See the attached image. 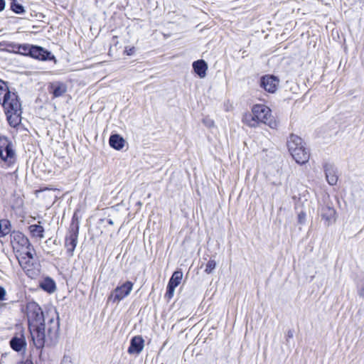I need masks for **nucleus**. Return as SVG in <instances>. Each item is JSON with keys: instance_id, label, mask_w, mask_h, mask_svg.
Returning a JSON list of instances; mask_svg holds the SVG:
<instances>
[{"instance_id": "nucleus-32", "label": "nucleus", "mask_w": 364, "mask_h": 364, "mask_svg": "<svg viewBox=\"0 0 364 364\" xmlns=\"http://www.w3.org/2000/svg\"><path fill=\"white\" fill-rule=\"evenodd\" d=\"M61 364H73L72 359L68 355H64L61 361Z\"/></svg>"}, {"instance_id": "nucleus-24", "label": "nucleus", "mask_w": 364, "mask_h": 364, "mask_svg": "<svg viewBox=\"0 0 364 364\" xmlns=\"http://www.w3.org/2000/svg\"><path fill=\"white\" fill-rule=\"evenodd\" d=\"M14 240H18V242L21 243L22 246H28L29 245L28 240L21 233H17L14 236Z\"/></svg>"}, {"instance_id": "nucleus-12", "label": "nucleus", "mask_w": 364, "mask_h": 364, "mask_svg": "<svg viewBox=\"0 0 364 364\" xmlns=\"http://www.w3.org/2000/svg\"><path fill=\"white\" fill-rule=\"evenodd\" d=\"M336 210L328 205L323 206L321 209V216L325 220V225L329 226L336 221Z\"/></svg>"}, {"instance_id": "nucleus-13", "label": "nucleus", "mask_w": 364, "mask_h": 364, "mask_svg": "<svg viewBox=\"0 0 364 364\" xmlns=\"http://www.w3.org/2000/svg\"><path fill=\"white\" fill-rule=\"evenodd\" d=\"M144 346V340L141 336H136L133 337L130 341V346L128 348L129 354H139Z\"/></svg>"}, {"instance_id": "nucleus-46", "label": "nucleus", "mask_w": 364, "mask_h": 364, "mask_svg": "<svg viewBox=\"0 0 364 364\" xmlns=\"http://www.w3.org/2000/svg\"><path fill=\"white\" fill-rule=\"evenodd\" d=\"M27 255L30 258L33 257L32 255L30 252H27Z\"/></svg>"}, {"instance_id": "nucleus-39", "label": "nucleus", "mask_w": 364, "mask_h": 364, "mask_svg": "<svg viewBox=\"0 0 364 364\" xmlns=\"http://www.w3.org/2000/svg\"><path fill=\"white\" fill-rule=\"evenodd\" d=\"M293 336H294V335H293V331H291V330H290V331H289L287 332V337H288L289 338H291L293 337Z\"/></svg>"}, {"instance_id": "nucleus-17", "label": "nucleus", "mask_w": 364, "mask_h": 364, "mask_svg": "<svg viewBox=\"0 0 364 364\" xmlns=\"http://www.w3.org/2000/svg\"><path fill=\"white\" fill-rule=\"evenodd\" d=\"M7 115V120L9 123V124L13 127H16L18 126L21 121V110H18V112H6Z\"/></svg>"}, {"instance_id": "nucleus-44", "label": "nucleus", "mask_w": 364, "mask_h": 364, "mask_svg": "<svg viewBox=\"0 0 364 364\" xmlns=\"http://www.w3.org/2000/svg\"><path fill=\"white\" fill-rule=\"evenodd\" d=\"M55 220H56V224H57V225H58L59 217H57V218H55Z\"/></svg>"}, {"instance_id": "nucleus-36", "label": "nucleus", "mask_w": 364, "mask_h": 364, "mask_svg": "<svg viewBox=\"0 0 364 364\" xmlns=\"http://www.w3.org/2000/svg\"><path fill=\"white\" fill-rule=\"evenodd\" d=\"M5 8V1L4 0H0V11H3Z\"/></svg>"}, {"instance_id": "nucleus-29", "label": "nucleus", "mask_w": 364, "mask_h": 364, "mask_svg": "<svg viewBox=\"0 0 364 364\" xmlns=\"http://www.w3.org/2000/svg\"><path fill=\"white\" fill-rule=\"evenodd\" d=\"M11 9L16 14H21L24 11L23 7L21 4L16 2H13L11 4Z\"/></svg>"}, {"instance_id": "nucleus-2", "label": "nucleus", "mask_w": 364, "mask_h": 364, "mask_svg": "<svg viewBox=\"0 0 364 364\" xmlns=\"http://www.w3.org/2000/svg\"><path fill=\"white\" fill-rule=\"evenodd\" d=\"M305 145L300 136L294 134H290L287 140V147L292 159H309V149Z\"/></svg>"}, {"instance_id": "nucleus-38", "label": "nucleus", "mask_w": 364, "mask_h": 364, "mask_svg": "<svg viewBox=\"0 0 364 364\" xmlns=\"http://www.w3.org/2000/svg\"><path fill=\"white\" fill-rule=\"evenodd\" d=\"M18 364H33L31 361L26 360V361L19 362Z\"/></svg>"}, {"instance_id": "nucleus-41", "label": "nucleus", "mask_w": 364, "mask_h": 364, "mask_svg": "<svg viewBox=\"0 0 364 364\" xmlns=\"http://www.w3.org/2000/svg\"><path fill=\"white\" fill-rule=\"evenodd\" d=\"M52 46L53 47H55L57 48H58L59 50H61V47L58 46V45H55V43H52Z\"/></svg>"}, {"instance_id": "nucleus-47", "label": "nucleus", "mask_w": 364, "mask_h": 364, "mask_svg": "<svg viewBox=\"0 0 364 364\" xmlns=\"http://www.w3.org/2000/svg\"><path fill=\"white\" fill-rule=\"evenodd\" d=\"M51 311V309H49L48 311H46V314H48V313H50Z\"/></svg>"}, {"instance_id": "nucleus-5", "label": "nucleus", "mask_w": 364, "mask_h": 364, "mask_svg": "<svg viewBox=\"0 0 364 364\" xmlns=\"http://www.w3.org/2000/svg\"><path fill=\"white\" fill-rule=\"evenodd\" d=\"M134 284L130 281H127L117 286L108 296V301L113 304H118L125 297L129 296L132 291Z\"/></svg>"}, {"instance_id": "nucleus-43", "label": "nucleus", "mask_w": 364, "mask_h": 364, "mask_svg": "<svg viewBox=\"0 0 364 364\" xmlns=\"http://www.w3.org/2000/svg\"><path fill=\"white\" fill-rule=\"evenodd\" d=\"M107 223H108V224H109V225H113V224H114L113 220H112V219H109V220H107Z\"/></svg>"}, {"instance_id": "nucleus-1", "label": "nucleus", "mask_w": 364, "mask_h": 364, "mask_svg": "<svg viewBox=\"0 0 364 364\" xmlns=\"http://www.w3.org/2000/svg\"><path fill=\"white\" fill-rule=\"evenodd\" d=\"M250 127H256L257 124L263 123L271 128L277 126L276 120L272 116L271 109L265 105L256 104L252 108Z\"/></svg>"}, {"instance_id": "nucleus-35", "label": "nucleus", "mask_w": 364, "mask_h": 364, "mask_svg": "<svg viewBox=\"0 0 364 364\" xmlns=\"http://www.w3.org/2000/svg\"><path fill=\"white\" fill-rule=\"evenodd\" d=\"M358 295H359L361 298L364 299V285H363V286H362V287L358 289Z\"/></svg>"}, {"instance_id": "nucleus-6", "label": "nucleus", "mask_w": 364, "mask_h": 364, "mask_svg": "<svg viewBox=\"0 0 364 364\" xmlns=\"http://www.w3.org/2000/svg\"><path fill=\"white\" fill-rule=\"evenodd\" d=\"M33 344L40 350L39 355L41 357L43 348L46 343L45 324L36 325L29 327Z\"/></svg>"}, {"instance_id": "nucleus-20", "label": "nucleus", "mask_w": 364, "mask_h": 364, "mask_svg": "<svg viewBox=\"0 0 364 364\" xmlns=\"http://www.w3.org/2000/svg\"><path fill=\"white\" fill-rule=\"evenodd\" d=\"M28 229L33 237L40 238L43 237L44 228L40 224L31 225Z\"/></svg>"}, {"instance_id": "nucleus-25", "label": "nucleus", "mask_w": 364, "mask_h": 364, "mask_svg": "<svg viewBox=\"0 0 364 364\" xmlns=\"http://www.w3.org/2000/svg\"><path fill=\"white\" fill-rule=\"evenodd\" d=\"M32 46L30 45H20L18 47V52L22 55H30Z\"/></svg>"}, {"instance_id": "nucleus-22", "label": "nucleus", "mask_w": 364, "mask_h": 364, "mask_svg": "<svg viewBox=\"0 0 364 364\" xmlns=\"http://www.w3.org/2000/svg\"><path fill=\"white\" fill-rule=\"evenodd\" d=\"M11 231V224L8 220H0V237L8 235Z\"/></svg>"}, {"instance_id": "nucleus-10", "label": "nucleus", "mask_w": 364, "mask_h": 364, "mask_svg": "<svg viewBox=\"0 0 364 364\" xmlns=\"http://www.w3.org/2000/svg\"><path fill=\"white\" fill-rule=\"evenodd\" d=\"M49 93L52 98H58L64 95L68 91V85L66 82L55 80L49 82L48 86Z\"/></svg>"}, {"instance_id": "nucleus-11", "label": "nucleus", "mask_w": 364, "mask_h": 364, "mask_svg": "<svg viewBox=\"0 0 364 364\" xmlns=\"http://www.w3.org/2000/svg\"><path fill=\"white\" fill-rule=\"evenodd\" d=\"M15 152L13 149L11 144L7 138L0 136V159H7L13 158Z\"/></svg>"}, {"instance_id": "nucleus-33", "label": "nucleus", "mask_w": 364, "mask_h": 364, "mask_svg": "<svg viewBox=\"0 0 364 364\" xmlns=\"http://www.w3.org/2000/svg\"><path fill=\"white\" fill-rule=\"evenodd\" d=\"M6 290L4 287H0V301L5 300Z\"/></svg>"}, {"instance_id": "nucleus-18", "label": "nucleus", "mask_w": 364, "mask_h": 364, "mask_svg": "<svg viewBox=\"0 0 364 364\" xmlns=\"http://www.w3.org/2000/svg\"><path fill=\"white\" fill-rule=\"evenodd\" d=\"M326 178L329 185L334 186L338 181V176L336 170L332 166H325Z\"/></svg>"}, {"instance_id": "nucleus-26", "label": "nucleus", "mask_w": 364, "mask_h": 364, "mask_svg": "<svg viewBox=\"0 0 364 364\" xmlns=\"http://www.w3.org/2000/svg\"><path fill=\"white\" fill-rule=\"evenodd\" d=\"M216 267V262L214 259H210L206 265L205 269V272L207 274H210Z\"/></svg>"}, {"instance_id": "nucleus-15", "label": "nucleus", "mask_w": 364, "mask_h": 364, "mask_svg": "<svg viewBox=\"0 0 364 364\" xmlns=\"http://www.w3.org/2000/svg\"><path fill=\"white\" fill-rule=\"evenodd\" d=\"M9 343L11 348L16 352L26 350V341L23 333H20L19 336H14Z\"/></svg>"}, {"instance_id": "nucleus-37", "label": "nucleus", "mask_w": 364, "mask_h": 364, "mask_svg": "<svg viewBox=\"0 0 364 364\" xmlns=\"http://www.w3.org/2000/svg\"><path fill=\"white\" fill-rule=\"evenodd\" d=\"M40 287H41L43 290L46 291V280L42 281V282H40Z\"/></svg>"}, {"instance_id": "nucleus-19", "label": "nucleus", "mask_w": 364, "mask_h": 364, "mask_svg": "<svg viewBox=\"0 0 364 364\" xmlns=\"http://www.w3.org/2000/svg\"><path fill=\"white\" fill-rule=\"evenodd\" d=\"M30 56L36 59L45 60L46 51L41 47L32 46Z\"/></svg>"}, {"instance_id": "nucleus-31", "label": "nucleus", "mask_w": 364, "mask_h": 364, "mask_svg": "<svg viewBox=\"0 0 364 364\" xmlns=\"http://www.w3.org/2000/svg\"><path fill=\"white\" fill-rule=\"evenodd\" d=\"M135 51H136V48L134 46H126L125 47L124 53L127 55H134L135 53Z\"/></svg>"}, {"instance_id": "nucleus-9", "label": "nucleus", "mask_w": 364, "mask_h": 364, "mask_svg": "<svg viewBox=\"0 0 364 364\" xmlns=\"http://www.w3.org/2000/svg\"><path fill=\"white\" fill-rule=\"evenodd\" d=\"M0 103L7 112H18V110H21V105L15 92L10 91Z\"/></svg>"}, {"instance_id": "nucleus-28", "label": "nucleus", "mask_w": 364, "mask_h": 364, "mask_svg": "<svg viewBox=\"0 0 364 364\" xmlns=\"http://www.w3.org/2000/svg\"><path fill=\"white\" fill-rule=\"evenodd\" d=\"M49 48L51 50H47V62L51 61L53 62L54 64H56L58 60L56 59L55 55L53 53V48H51L50 46Z\"/></svg>"}, {"instance_id": "nucleus-7", "label": "nucleus", "mask_w": 364, "mask_h": 364, "mask_svg": "<svg viewBox=\"0 0 364 364\" xmlns=\"http://www.w3.org/2000/svg\"><path fill=\"white\" fill-rule=\"evenodd\" d=\"M279 78L272 74H267L260 77L259 85L266 92L274 94L277 92L279 85Z\"/></svg>"}, {"instance_id": "nucleus-21", "label": "nucleus", "mask_w": 364, "mask_h": 364, "mask_svg": "<svg viewBox=\"0 0 364 364\" xmlns=\"http://www.w3.org/2000/svg\"><path fill=\"white\" fill-rule=\"evenodd\" d=\"M182 277H183V273L181 272H180V271L174 272L168 282V284H171L172 287L176 288L181 283Z\"/></svg>"}, {"instance_id": "nucleus-4", "label": "nucleus", "mask_w": 364, "mask_h": 364, "mask_svg": "<svg viewBox=\"0 0 364 364\" xmlns=\"http://www.w3.org/2000/svg\"><path fill=\"white\" fill-rule=\"evenodd\" d=\"M29 327L44 324V314L40 306L33 301L26 306Z\"/></svg>"}, {"instance_id": "nucleus-40", "label": "nucleus", "mask_w": 364, "mask_h": 364, "mask_svg": "<svg viewBox=\"0 0 364 364\" xmlns=\"http://www.w3.org/2000/svg\"><path fill=\"white\" fill-rule=\"evenodd\" d=\"M208 124V127L213 126V124H214V122H213V121H212V120H210V121H209V122H208V124Z\"/></svg>"}, {"instance_id": "nucleus-30", "label": "nucleus", "mask_w": 364, "mask_h": 364, "mask_svg": "<svg viewBox=\"0 0 364 364\" xmlns=\"http://www.w3.org/2000/svg\"><path fill=\"white\" fill-rule=\"evenodd\" d=\"M175 289L176 288L172 287L171 284H168L165 296L167 297L168 299H171L173 296Z\"/></svg>"}, {"instance_id": "nucleus-27", "label": "nucleus", "mask_w": 364, "mask_h": 364, "mask_svg": "<svg viewBox=\"0 0 364 364\" xmlns=\"http://www.w3.org/2000/svg\"><path fill=\"white\" fill-rule=\"evenodd\" d=\"M56 289V286L55 282L47 277V293H53Z\"/></svg>"}, {"instance_id": "nucleus-23", "label": "nucleus", "mask_w": 364, "mask_h": 364, "mask_svg": "<svg viewBox=\"0 0 364 364\" xmlns=\"http://www.w3.org/2000/svg\"><path fill=\"white\" fill-rule=\"evenodd\" d=\"M10 92L9 90V87L6 83L0 80V102L7 95V94Z\"/></svg>"}, {"instance_id": "nucleus-42", "label": "nucleus", "mask_w": 364, "mask_h": 364, "mask_svg": "<svg viewBox=\"0 0 364 364\" xmlns=\"http://www.w3.org/2000/svg\"><path fill=\"white\" fill-rule=\"evenodd\" d=\"M42 191H43L42 190H36V191H35V193H36V196L38 197V194H39L40 193H41Z\"/></svg>"}, {"instance_id": "nucleus-45", "label": "nucleus", "mask_w": 364, "mask_h": 364, "mask_svg": "<svg viewBox=\"0 0 364 364\" xmlns=\"http://www.w3.org/2000/svg\"><path fill=\"white\" fill-rule=\"evenodd\" d=\"M296 161L297 163L300 164H304V163H305V161H302V163H300V161H299V160H296Z\"/></svg>"}, {"instance_id": "nucleus-16", "label": "nucleus", "mask_w": 364, "mask_h": 364, "mask_svg": "<svg viewBox=\"0 0 364 364\" xmlns=\"http://www.w3.org/2000/svg\"><path fill=\"white\" fill-rule=\"evenodd\" d=\"M109 144L112 148L121 150L124 146L125 140L119 134H112L109 139Z\"/></svg>"}, {"instance_id": "nucleus-14", "label": "nucleus", "mask_w": 364, "mask_h": 364, "mask_svg": "<svg viewBox=\"0 0 364 364\" xmlns=\"http://www.w3.org/2000/svg\"><path fill=\"white\" fill-rule=\"evenodd\" d=\"M192 68L194 73L200 78H204L206 76L208 65L205 60L200 59L193 61Z\"/></svg>"}, {"instance_id": "nucleus-34", "label": "nucleus", "mask_w": 364, "mask_h": 364, "mask_svg": "<svg viewBox=\"0 0 364 364\" xmlns=\"http://www.w3.org/2000/svg\"><path fill=\"white\" fill-rule=\"evenodd\" d=\"M306 218V214L303 212L300 213L298 216L299 223H304Z\"/></svg>"}, {"instance_id": "nucleus-3", "label": "nucleus", "mask_w": 364, "mask_h": 364, "mask_svg": "<svg viewBox=\"0 0 364 364\" xmlns=\"http://www.w3.org/2000/svg\"><path fill=\"white\" fill-rule=\"evenodd\" d=\"M80 222L77 219L73 218L68 231L65 236V247L70 257L73 255L74 250L77 244L79 235Z\"/></svg>"}, {"instance_id": "nucleus-8", "label": "nucleus", "mask_w": 364, "mask_h": 364, "mask_svg": "<svg viewBox=\"0 0 364 364\" xmlns=\"http://www.w3.org/2000/svg\"><path fill=\"white\" fill-rule=\"evenodd\" d=\"M60 322L57 315L56 318L49 320V328H47V346H55L59 340Z\"/></svg>"}]
</instances>
